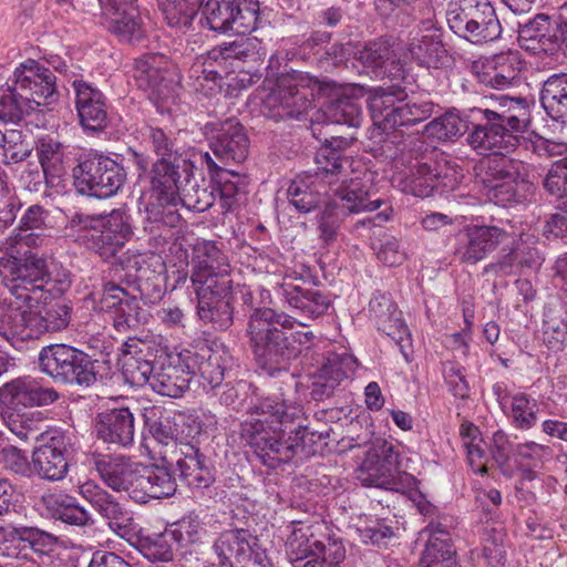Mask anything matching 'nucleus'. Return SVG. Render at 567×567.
I'll return each mask as SVG.
<instances>
[{"label":"nucleus","mask_w":567,"mask_h":567,"mask_svg":"<svg viewBox=\"0 0 567 567\" xmlns=\"http://www.w3.org/2000/svg\"><path fill=\"white\" fill-rule=\"evenodd\" d=\"M492 104L471 110L481 122L467 134L468 145L481 155L489 154L483 162V182L486 186L515 181L525 174L522 161L507 156L520 144L530 124L529 104L526 97L507 94L491 95Z\"/></svg>","instance_id":"1"},{"label":"nucleus","mask_w":567,"mask_h":567,"mask_svg":"<svg viewBox=\"0 0 567 567\" xmlns=\"http://www.w3.org/2000/svg\"><path fill=\"white\" fill-rule=\"evenodd\" d=\"M250 310L246 332L255 362L260 373L279 377L288 372L290 362L298 358L301 347L309 348L315 339L307 322L269 307H261L250 287L237 286L229 297Z\"/></svg>","instance_id":"2"},{"label":"nucleus","mask_w":567,"mask_h":567,"mask_svg":"<svg viewBox=\"0 0 567 567\" xmlns=\"http://www.w3.org/2000/svg\"><path fill=\"white\" fill-rule=\"evenodd\" d=\"M305 415L302 405L286 399L261 398L248 408V416L240 423V439L260 462L277 468L296 457L302 443L290 442L289 429Z\"/></svg>","instance_id":"3"},{"label":"nucleus","mask_w":567,"mask_h":567,"mask_svg":"<svg viewBox=\"0 0 567 567\" xmlns=\"http://www.w3.org/2000/svg\"><path fill=\"white\" fill-rule=\"evenodd\" d=\"M0 278L11 295L27 306L37 305L41 298L47 301L49 297H59L72 285L70 271L52 270L47 255L31 249L1 256Z\"/></svg>","instance_id":"4"},{"label":"nucleus","mask_w":567,"mask_h":567,"mask_svg":"<svg viewBox=\"0 0 567 567\" xmlns=\"http://www.w3.org/2000/svg\"><path fill=\"white\" fill-rule=\"evenodd\" d=\"M324 116L326 136L323 140L317 136L321 142L315 156L317 175L338 176L350 163L344 151L357 141L355 130L361 126L362 110L355 99L343 95L326 105Z\"/></svg>","instance_id":"5"},{"label":"nucleus","mask_w":567,"mask_h":567,"mask_svg":"<svg viewBox=\"0 0 567 567\" xmlns=\"http://www.w3.org/2000/svg\"><path fill=\"white\" fill-rule=\"evenodd\" d=\"M107 347L100 358L93 359L83 350L65 343L43 347L39 353V368L55 383L90 388L109 378L112 365Z\"/></svg>","instance_id":"6"},{"label":"nucleus","mask_w":567,"mask_h":567,"mask_svg":"<svg viewBox=\"0 0 567 567\" xmlns=\"http://www.w3.org/2000/svg\"><path fill=\"white\" fill-rule=\"evenodd\" d=\"M131 217L123 209H113L107 215H85L76 213L69 220V227L81 234L78 241L104 261H116L118 252L133 235Z\"/></svg>","instance_id":"7"},{"label":"nucleus","mask_w":567,"mask_h":567,"mask_svg":"<svg viewBox=\"0 0 567 567\" xmlns=\"http://www.w3.org/2000/svg\"><path fill=\"white\" fill-rule=\"evenodd\" d=\"M399 453L386 440H377L365 452L357 470V478L364 486H374L405 496H425L420 482L406 472H398Z\"/></svg>","instance_id":"8"},{"label":"nucleus","mask_w":567,"mask_h":567,"mask_svg":"<svg viewBox=\"0 0 567 567\" xmlns=\"http://www.w3.org/2000/svg\"><path fill=\"white\" fill-rule=\"evenodd\" d=\"M126 176L122 164L102 153L80 155L72 168L75 190L95 198H110L116 195L124 186Z\"/></svg>","instance_id":"9"},{"label":"nucleus","mask_w":567,"mask_h":567,"mask_svg":"<svg viewBox=\"0 0 567 567\" xmlns=\"http://www.w3.org/2000/svg\"><path fill=\"white\" fill-rule=\"evenodd\" d=\"M317 81L298 71L282 73L277 78L276 86L262 102L265 117L276 122L299 120L311 107Z\"/></svg>","instance_id":"10"},{"label":"nucleus","mask_w":567,"mask_h":567,"mask_svg":"<svg viewBox=\"0 0 567 567\" xmlns=\"http://www.w3.org/2000/svg\"><path fill=\"white\" fill-rule=\"evenodd\" d=\"M450 29L474 44L499 39L502 25L488 0H457L446 12Z\"/></svg>","instance_id":"11"},{"label":"nucleus","mask_w":567,"mask_h":567,"mask_svg":"<svg viewBox=\"0 0 567 567\" xmlns=\"http://www.w3.org/2000/svg\"><path fill=\"white\" fill-rule=\"evenodd\" d=\"M63 547L64 542L59 536L38 526H0V556L43 563Z\"/></svg>","instance_id":"12"},{"label":"nucleus","mask_w":567,"mask_h":567,"mask_svg":"<svg viewBox=\"0 0 567 567\" xmlns=\"http://www.w3.org/2000/svg\"><path fill=\"white\" fill-rule=\"evenodd\" d=\"M197 153L194 152L192 157L182 158V161L162 157L152 164L148 173L151 192L161 205L177 204L186 179L193 177L195 163L199 162Z\"/></svg>","instance_id":"13"},{"label":"nucleus","mask_w":567,"mask_h":567,"mask_svg":"<svg viewBox=\"0 0 567 567\" xmlns=\"http://www.w3.org/2000/svg\"><path fill=\"white\" fill-rule=\"evenodd\" d=\"M14 85L30 112L58 99L56 78L50 68L29 59L14 71Z\"/></svg>","instance_id":"14"},{"label":"nucleus","mask_w":567,"mask_h":567,"mask_svg":"<svg viewBox=\"0 0 567 567\" xmlns=\"http://www.w3.org/2000/svg\"><path fill=\"white\" fill-rule=\"evenodd\" d=\"M317 364V370L310 377V398L316 402H323L331 398L354 371L355 359L346 350H327L318 355Z\"/></svg>","instance_id":"15"},{"label":"nucleus","mask_w":567,"mask_h":567,"mask_svg":"<svg viewBox=\"0 0 567 567\" xmlns=\"http://www.w3.org/2000/svg\"><path fill=\"white\" fill-rule=\"evenodd\" d=\"M132 78L157 106H163L174 97L176 84L163 55L144 54L136 59Z\"/></svg>","instance_id":"16"},{"label":"nucleus","mask_w":567,"mask_h":567,"mask_svg":"<svg viewBox=\"0 0 567 567\" xmlns=\"http://www.w3.org/2000/svg\"><path fill=\"white\" fill-rule=\"evenodd\" d=\"M208 146L216 159L223 164L243 163L249 153L250 141L243 124L236 118L205 126Z\"/></svg>","instance_id":"17"},{"label":"nucleus","mask_w":567,"mask_h":567,"mask_svg":"<svg viewBox=\"0 0 567 567\" xmlns=\"http://www.w3.org/2000/svg\"><path fill=\"white\" fill-rule=\"evenodd\" d=\"M292 530L286 540V553L289 560L301 563L309 557L322 554L326 548L332 545V542H343L340 537L332 535L323 522L303 524L302 522L292 523Z\"/></svg>","instance_id":"18"},{"label":"nucleus","mask_w":567,"mask_h":567,"mask_svg":"<svg viewBox=\"0 0 567 567\" xmlns=\"http://www.w3.org/2000/svg\"><path fill=\"white\" fill-rule=\"evenodd\" d=\"M532 236L514 231V240L507 243L497 258L484 267L485 275L507 277L515 275L519 268H536L543 262V256L535 246Z\"/></svg>","instance_id":"19"},{"label":"nucleus","mask_w":567,"mask_h":567,"mask_svg":"<svg viewBox=\"0 0 567 567\" xmlns=\"http://www.w3.org/2000/svg\"><path fill=\"white\" fill-rule=\"evenodd\" d=\"M75 109L79 123L85 132L101 133L110 125L107 99L97 87L83 80H74Z\"/></svg>","instance_id":"20"},{"label":"nucleus","mask_w":567,"mask_h":567,"mask_svg":"<svg viewBox=\"0 0 567 567\" xmlns=\"http://www.w3.org/2000/svg\"><path fill=\"white\" fill-rule=\"evenodd\" d=\"M120 362L125 382L132 386L151 385L158 358L146 342L128 338L121 349Z\"/></svg>","instance_id":"21"},{"label":"nucleus","mask_w":567,"mask_h":567,"mask_svg":"<svg viewBox=\"0 0 567 567\" xmlns=\"http://www.w3.org/2000/svg\"><path fill=\"white\" fill-rule=\"evenodd\" d=\"M281 302L307 320H315L330 307L329 296L317 285H297L285 281L277 287Z\"/></svg>","instance_id":"22"},{"label":"nucleus","mask_w":567,"mask_h":567,"mask_svg":"<svg viewBox=\"0 0 567 567\" xmlns=\"http://www.w3.org/2000/svg\"><path fill=\"white\" fill-rule=\"evenodd\" d=\"M192 379L193 372H190L185 352L176 357L161 355L151 381V388L161 395L181 398L189 389Z\"/></svg>","instance_id":"23"},{"label":"nucleus","mask_w":567,"mask_h":567,"mask_svg":"<svg viewBox=\"0 0 567 567\" xmlns=\"http://www.w3.org/2000/svg\"><path fill=\"white\" fill-rule=\"evenodd\" d=\"M424 542L419 567H458L457 554L450 533L433 520L419 533Z\"/></svg>","instance_id":"24"},{"label":"nucleus","mask_w":567,"mask_h":567,"mask_svg":"<svg viewBox=\"0 0 567 567\" xmlns=\"http://www.w3.org/2000/svg\"><path fill=\"white\" fill-rule=\"evenodd\" d=\"M545 189L557 202L559 213L546 221L545 233L555 238L567 239V156L553 163L543 181Z\"/></svg>","instance_id":"25"},{"label":"nucleus","mask_w":567,"mask_h":567,"mask_svg":"<svg viewBox=\"0 0 567 567\" xmlns=\"http://www.w3.org/2000/svg\"><path fill=\"white\" fill-rule=\"evenodd\" d=\"M524 62L517 53L507 52L494 55L476 72L477 82L494 89L506 90L522 83Z\"/></svg>","instance_id":"26"},{"label":"nucleus","mask_w":567,"mask_h":567,"mask_svg":"<svg viewBox=\"0 0 567 567\" xmlns=\"http://www.w3.org/2000/svg\"><path fill=\"white\" fill-rule=\"evenodd\" d=\"M406 50L412 61L427 69L441 68L449 58L440 31L433 25L413 29Z\"/></svg>","instance_id":"27"},{"label":"nucleus","mask_w":567,"mask_h":567,"mask_svg":"<svg viewBox=\"0 0 567 567\" xmlns=\"http://www.w3.org/2000/svg\"><path fill=\"white\" fill-rule=\"evenodd\" d=\"M369 312L377 329L390 337L406 357L404 342L409 341V329L390 295L375 292L369 302Z\"/></svg>","instance_id":"28"},{"label":"nucleus","mask_w":567,"mask_h":567,"mask_svg":"<svg viewBox=\"0 0 567 567\" xmlns=\"http://www.w3.org/2000/svg\"><path fill=\"white\" fill-rule=\"evenodd\" d=\"M71 447L69 436L56 433L50 440L37 447L32 454L34 470L45 480L59 481L68 472L66 455Z\"/></svg>","instance_id":"29"},{"label":"nucleus","mask_w":567,"mask_h":567,"mask_svg":"<svg viewBox=\"0 0 567 567\" xmlns=\"http://www.w3.org/2000/svg\"><path fill=\"white\" fill-rule=\"evenodd\" d=\"M96 435L104 443L128 447L134 443L135 419L128 408H117L97 414Z\"/></svg>","instance_id":"30"},{"label":"nucleus","mask_w":567,"mask_h":567,"mask_svg":"<svg viewBox=\"0 0 567 567\" xmlns=\"http://www.w3.org/2000/svg\"><path fill=\"white\" fill-rule=\"evenodd\" d=\"M59 393L30 378L16 379L0 388V401L6 405L45 406L54 403Z\"/></svg>","instance_id":"31"},{"label":"nucleus","mask_w":567,"mask_h":567,"mask_svg":"<svg viewBox=\"0 0 567 567\" xmlns=\"http://www.w3.org/2000/svg\"><path fill=\"white\" fill-rule=\"evenodd\" d=\"M254 537L248 529L234 528L223 532L214 542L213 549L218 558L217 567H237L254 556Z\"/></svg>","instance_id":"32"},{"label":"nucleus","mask_w":567,"mask_h":567,"mask_svg":"<svg viewBox=\"0 0 567 567\" xmlns=\"http://www.w3.org/2000/svg\"><path fill=\"white\" fill-rule=\"evenodd\" d=\"M374 188L370 178L355 177L342 184L336 192L332 204H338L347 215L374 212L381 207L383 200L372 198Z\"/></svg>","instance_id":"33"},{"label":"nucleus","mask_w":567,"mask_h":567,"mask_svg":"<svg viewBox=\"0 0 567 567\" xmlns=\"http://www.w3.org/2000/svg\"><path fill=\"white\" fill-rule=\"evenodd\" d=\"M176 465L182 478L193 489L209 487L215 477L206 465V457L199 449L189 442H179Z\"/></svg>","instance_id":"34"},{"label":"nucleus","mask_w":567,"mask_h":567,"mask_svg":"<svg viewBox=\"0 0 567 567\" xmlns=\"http://www.w3.org/2000/svg\"><path fill=\"white\" fill-rule=\"evenodd\" d=\"M198 159L205 163L207 169L215 183V190L218 192L223 200L221 207L230 209L234 199L240 193H246L247 181L246 176H241L235 171L221 167L216 159L212 157L209 152H198Z\"/></svg>","instance_id":"35"},{"label":"nucleus","mask_w":567,"mask_h":567,"mask_svg":"<svg viewBox=\"0 0 567 567\" xmlns=\"http://www.w3.org/2000/svg\"><path fill=\"white\" fill-rule=\"evenodd\" d=\"M17 300L20 305L14 306L10 302L9 308L0 317V334L14 347L19 342L37 339L35 328L31 326V319L35 316V312L30 310L33 306Z\"/></svg>","instance_id":"36"},{"label":"nucleus","mask_w":567,"mask_h":567,"mask_svg":"<svg viewBox=\"0 0 567 567\" xmlns=\"http://www.w3.org/2000/svg\"><path fill=\"white\" fill-rule=\"evenodd\" d=\"M54 228L51 212L39 204L30 205L21 215L16 238L27 246H40Z\"/></svg>","instance_id":"37"},{"label":"nucleus","mask_w":567,"mask_h":567,"mask_svg":"<svg viewBox=\"0 0 567 567\" xmlns=\"http://www.w3.org/2000/svg\"><path fill=\"white\" fill-rule=\"evenodd\" d=\"M185 358L188 359L193 377L197 373L200 375L204 389L214 390L221 385L225 367L223 357L218 351L205 346L196 352L185 351Z\"/></svg>","instance_id":"38"},{"label":"nucleus","mask_w":567,"mask_h":567,"mask_svg":"<svg viewBox=\"0 0 567 567\" xmlns=\"http://www.w3.org/2000/svg\"><path fill=\"white\" fill-rule=\"evenodd\" d=\"M539 102L554 122L567 124V73L549 75L542 85Z\"/></svg>","instance_id":"39"},{"label":"nucleus","mask_w":567,"mask_h":567,"mask_svg":"<svg viewBox=\"0 0 567 567\" xmlns=\"http://www.w3.org/2000/svg\"><path fill=\"white\" fill-rule=\"evenodd\" d=\"M452 171L447 161L440 158H427L424 162H417L412 168L411 188L416 197H429L439 186L440 181L450 176Z\"/></svg>","instance_id":"40"},{"label":"nucleus","mask_w":567,"mask_h":567,"mask_svg":"<svg viewBox=\"0 0 567 567\" xmlns=\"http://www.w3.org/2000/svg\"><path fill=\"white\" fill-rule=\"evenodd\" d=\"M123 461L124 457L112 460L110 456H103L96 458L94 464L104 484L113 492L137 494V491H135L137 472L126 468L122 463Z\"/></svg>","instance_id":"41"},{"label":"nucleus","mask_w":567,"mask_h":567,"mask_svg":"<svg viewBox=\"0 0 567 567\" xmlns=\"http://www.w3.org/2000/svg\"><path fill=\"white\" fill-rule=\"evenodd\" d=\"M135 491L143 496H174L176 483L167 466H148L137 472Z\"/></svg>","instance_id":"42"},{"label":"nucleus","mask_w":567,"mask_h":567,"mask_svg":"<svg viewBox=\"0 0 567 567\" xmlns=\"http://www.w3.org/2000/svg\"><path fill=\"white\" fill-rule=\"evenodd\" d=\"M542 340L551 351H563L567 347V310L561 305L545 308Z\"/></svg>","instance_id":"43"},{"label":"nucleus","mask_w":567,"mask_h":567,"mask_svg":"<svg viewBox=\"0 0 567 567\" xmlns=\"http://www.w3.org/2000/svg\"><path fill=\"white\" fill-rule=\"evenodd\" d=\"M184 542V534L181 529L166 528L163 533L152 534L141 540L142 553L150 560L171 561L174 551Z\"/></svg>","instance_id":"44"},{"label":"nucleus","mask_w":567,"mask_h":567,"mask_svg":"<svg viewBox=\"0 0 567 567\" xmlns=\"http://www.w3.org/2000/svg\"><path fill=\"white\" fill-rule=\"evenodd\" d=\"M551 24L549 16L538 13L533 19L518 22V42L526 50L548 51L551 44Z\"/></svg>","instance_id":"45"},{"label":"nucleus","mask_w":567,"mask_h":567,"mask_svg":"<svg viewBox=\"0 0 567 567\" xmlns=\"http://www.w3.org/2000/svg\"><path fill=\"white\" fill-rule=\"evenodd\" d=\"M196 297H226L229 298L234 291L231 267L226 265L217 267V270L196 276L190 279Z\"/></svg>","instance_id":"46"},{"label":"nucleus","mask_w":567,"mask_h":567,"mask_svg":"<svg viewBox=\"0 0 567 567\" xmlns=\"http://www.w3.org/2000/svg\"><path fill=\"white\" fill-rule=\"evenodd\" d=\"M434 103L429 99L412 97L405 101L404 94L401 105L392 110L395 113L392 118L394 124L392 137L402 136L398 131L399 127L414 126L430 118L434 113Z\"/></svg>","instance_id":"47"},{"label":"nucleus","mask_w":567,"mask_h":567,"mask_svg":"<svg viewBox=\"0 0 567 567\" xmlns=\"http://www.w3.org/2000/svg\"><path fill=\"white\" fill-rule=\"evenodd\" d=\"M145 145L156 155L157 159L182 161L186 154L178 145L173 132H166L162 127L147 124L141 128Z\"/></svg>","instance_id":"48"},{"label":"nucleus","mask_w":567,"mask_h":567,"mask_svg":"<svg viewBox=\"0 0 567 567\" xmlns=\"http://www.w3.org/2000/svg\"><path fill=\"white\" fill-rule=\"evenodd\" d=\"M197 315L205 323L223 331L234 322V307L226 297H197Z\"/></svg>","instance_id":"49"},{"label":"nucleus","mask_w":567,"mask_h":567,"mask_svg":"<svg viewBox=\"0 0 567 567\" xmlns=\"http://www.w3.org/2000/svg\"><path fill=\"white\" fill-rule=\"evenodd\" d=\"M286 195L298 213L307 214L321 203V193L312 176H297L290 181Z\"/></svg>","instance_id":"50"},{"label":"nucleus","mask_w":567,"mask_h":567,"mask_svg":"<svg viewBox=\"0 0 567 567\" xmlns=\"http://www.w3.org/2000/svg\"><path fill=\"white\" fill-rule=\"evenodd\" d=\"M488 187V197L499 206H512L523 204L534 193V184L526 176L515 181H507L492 184Z\"/></svg>","instance_id":"51"},{"label":"nucleus","mask_w":567,"mask_h":567,"mask_svg":"<svg viewBox=\"0 0 567 567\" xmlns=\"http://www.w3.org/2000/svg\"><path fill=\"white\" fill-rule=\"evenodd\" d=\"M112 13L110 30L121 41L140 42L145 37L142 17L136 7L130 6Z\"/></svg>","instance_id":"52"},{"label":"nucleus","mask_w":567,"mask_h":567,"mask_svg":"<svg viewBox=\"0 0 567 567\" xmlns=\"http://www.w3.org/2000/svg\"><path fill=\"white\" fill-rule=\"evenodd\" d=\"M200 24L215 32H235L234 0H208L202 8Z\"/></svg>","instance_id":"53"},{"label":"nucleus","mask_w":567,"mask_h":567,"mask_svg":"<svg viewBox=\"0 0 567 567\" xmlns=\"http://www.w3.org/2000/svg\"><path fill=\"white\" fill-rule=\"evenodd\" d=\"M152 416L146 417V425L152 436L161 444L175 445L174 453H179V443H177L178 423L176 422V413L173 411H162L153 408Z\"/></svg>","instance_id":"54"},{"label":"nucleus","mask_w":567,"mask_h":567,"mask_svg":"<svg viewBox=\"0 0 567 567\" xmlns=\"http://www.w3.org/2000/svg\"><path fill=\"white\" fill-rule=\"evenodd\" d=\"M63 150V144L50 136L41 137L37 144V153L42 167V174L49 183H52L53 178L60 177L64 172Z\"/></svg>","instance_id":"55"},{"label":"nucleus","mask_w":567,"mask_h":567,"mask_svg":"<svg viewBox=\"0 0 567 567\" xmlns=\"http://www.w3.org/2000/svg\"><path fill=\"white\" fill-rule=\"evenodd\" d=\"M404 91L401 87L381 89L375 92L370 101V110L374 121L383 123L384 128H393L392 110L401 105Z\"/></svg>","instance_id":"56"},{"label":"nucleus","mask_w":567,"mask_h":567,"mask_svg":"<svg viewBox=\"0 0 567 567\" xmlns=\"http://www.w3.org/2000/svg\"><path fill=\"white\" fill-rule=\"evenodd\" d=\"M227 257L225 254L217 247L215 241L203 240L197 243L194 247L193 254V271L190 275V279L195 278L197 275H204L209 271L217 270V267H223L228 265Z\"/></svg>","instance_id":"57"},{"label":"nucleus","mask_w":567,"mask_h":567,"mask_svg":"<svg viewBox=\"0 0 567 567\" xmlns=\"http://www.w3.org/2000/svg\"><path fill=\"white\" fill-rule=\"evenodd\" d=\"M203 0H158V7L171 27L190 28Z\"/></svg>","instance_id":"58"},{"label":"nucleus","mask_w":567,"mask_h":567,"mask_svg":"<svg viewBox=\"0 0 567 567\" xmlns=\"http://www.w3.org/2000/svg\"><path fill=\"white\" fill-rule=\"evenodd\" d=\"M391 56V45L382 39L370 41L355 52L357 60L368 73L371 72L374 76H383L385 74L384 66Z\"/></svg>","instance_id":"59"},{"label":"nucleus","mask_w":567,"mask_h":567,"mask_svg":"<svg viewBox=\"0 0 567 567\" xmlns=\"http://www.w3.org/2000/svg\"><path fill=\"white\" fill-rule=\"evenodd\" d=\"M47 515L68 525L85 526L90 522L86 509L66 498H41Z\"/></svg>","instance_id":"60"},{"label":"nucleus","mask_w":567,"mask_h":567,"mask_svg":"<svg viewBox=\"0 0 567 567\" xmlns=\"http://www.w3.org/2000/svg\"><path fill=\"white\" fill-rule=\"evenodd\" d=\"M472 231L477 236L484 251L487 256L494 252L498 248H503L514 240L513 226L506 225H494V224H471Z\"/></svg>","instance_id":"61"},{"label":"nucleus","mask_w":567,"mask_h":567,"mask_svg":"<svg viewBox=\"0 0 567 567\" xmlns=\"http://www.w3.org/2000/svg\"><path fill=\"white\" fill-rule=\"evenodd\" d=\"M256 45L249 39L224 42L209 51V59L221 64L228 61L249 62L257 60Z\"/></svg>","instance_id":"62"},{"label":"nucleus","mask_w":567,"mask_h":567,"mask_svg":"<svg viewBox=\"0 0 567 567\" xmlns=\"http://www.w3.org/2000/svg\"><path fill=\"white\" fill-rule=\"evenodd\" d=\"M511 417L515 427L532 429L538 421L539 405L536 399L518 392L511 396Z\"/></svg>","instance_id":"63"},{"label":"nucleus","mask_w":567,"mask_h":567,"mask_svg":"<svg viewBox=\"0 0 567 567\" xmlns=\"http://www.w3.org/2000/svg\"><path fill=\"white\" fill-rule=\"evenodd\" d=\"M471 231V225H466L458 231L455 238L454 256L460 264L473 266L487 258V255L477 236Z\"/></svg>","instance_id":"64"}]
</instances>
